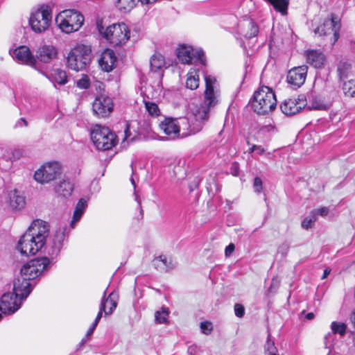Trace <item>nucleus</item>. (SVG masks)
Wrapping results in <instances>:
<instances>
[{
    "label": "nucleus",
    "instance_id": "29",
    "mask_svg": "<svg viewBox=\"0 0 355 355\" xmlns=\"http://www.w3.org/2000/svg\"><path fill=\"white\" fill-rule=\"evenodd\" d=\"M108 300H107V299H105V297H102V300H101V302L100 304L99 311L93 322V323H94V325L98 324V323L99 322V321L102 317V314L103 312L105 313V315H109V314H111L113 312V311L116 309V307L117 306L116 301L110 299V302H112V306L110 307L109 311L106 310V302H107Z\"/></svg>",
    "mask_w": 355,
    "mask_h": 355
},
{
    "label": "nucleus",
    "instance_id": "43",
    "mask_svg": "<svg viewBox=\"0 0 355 355\" xmlns=\"http://www.w3.org/2000/svg\"><path fill=\"white\" fill-rule=\"evenodd\" d=\"M315 214H311V216L305 218L302 222V227L305 230L311 228L316 221Z\"/></svg>",
    "mask_w": 355,
    "mask_h": 355
},
{
    "label": "nucleus",
    "instance_id": "24",
    "mask_svg": "<svg viewBox=\"0 0 355 355\" xmlns=\"http://www.w3.org/2000/svg\"><path fill=\"white\" fill-rule=\"evenodd\" d=\"M58 50L52 45H44L37 51V59L44 63H49L57 58Z\"/></svg>",
    "mask_w": 355,
    "mask_h": 355
},
{
    "label": "nucleus",
    "instance_id": "10",
    "mask_svg": "<svg viewBox=\"0 0 355 355\" xmlns=\"http://www.w3.org/2000/svg\"><path fill=\"white\" fill-rule=\"evenodd\" d=\"M66 231V227H59L48 240L45 239L46 251L51 259L59 255L67 236Z\"/></svg>",
    "mask_w": 355,
    "mask_h": 355
},
{
    "label": "nucleus",
    "instance_id": "64",
    "mask_svg": "<svg viewBox=\"0 0 355 355\" xmlns=\"http://www.w3.org/2000/svg\"><path fill=\"white\" fill-rule=\"evenodd\" d=\"M256 146L257 145H252L250 148H249V153H254L255 152V150H256Z\"/></svg>",
    "mask_w": 355,
    "mask_h": 355
},
{
    "label": "nucleus",
    "instance_id": "13",
    "mask_svg": "<svg viewBox=\"0 0 355 355\" xmlns=\"http://www.w3.org/2000/svg\"><path fill=\"white\" fill-rule=\"evenodd\" d=\"M114 110L112 99L106 95L97 96L92 103L94 115L98 118H106L110 115Z\"/></svg>",
    "mask_w": 355,
    "mask_h": 355
},
{
    "label": "nucleus",
    "instance_id": "25",
    "mask_svg": "<svg viewBox=\"0 0 355 355\" xmlns=\"http://www.w3.org/2000/svg\"><path fill=\"white\" fill-rule=\"evenodd\" d=\"M306 61L315 68H320L324 62V55L316 50H309L305 52Z\"/></svg>",
    "mask_w": 355,
    "mask_h": 355
},
{
    "label": "nucleus",
    "instance_id": "37",
    "mask_svg": "<svg viewBox=\"0 0 355 355\" xmlns=\"http://www.w3.org/2000/svg\"><path fill=\"white\" fill-rule=\"evenodd\" d=\"M351 71V64L347 61H340L337 67V72L340 80L348 76Z\"/></svg>",
    "mask_w": 355,
    "mask_h": 355
},
{
    "label": "nucleus",
    "instance_id": "19",
    "mask_svg": "<svg viewBox=\"0 0 355 355\" xmlns=\"http://www.w3.org/2000/svg\"><path fill=\"white\" fill-rule=\"evenodd\" d=\"M12 56L19 62L37 69V62L27 46H20L17 47L12 51Z\"/></svg>",
    "mask_w": 355,
    "mask_h": 355
},
{
    "label": "nucleus",
    "instance_id": "20",
    "mask_svg": "<svg viewBox=\"0 0 355 355\" xmlns=\"http://www.w3.org/2000/svg\"><path fill=\"white\" fill-rule=\"evenodd\" d=\"M209 118V115L206 114V111L196 108L193 115L189 118L191 135H195L201 131Z\"/></svg>",
    "mask_w": 355,
    "mask_h": 355
},
{
    "label": "nucleus",
    "instance_id": "56",
    "mask_svg": "<svg viewBox=\"0 0 355 355\" xmlns=\"http://www.w3.org/2000/svg\"><path fill=\"white\" fill-rule=\"evenodd\" d=\"M349 320L351 323L353 324L354 327L355 328V309L353 310L349 316Z\"/></svg>",
    "mask_w": 355,
    "mask_h": 355
},
{
    "label": "nucleus",
    "instance_id": "38",
    "mask_svg": "<svg viewBox=\"0 0 355 355\" xmlns=\"http://www.w3.org/2000/svg\"><path fill=\"white\" fill-rule=\"evenodd\" d=\"M343 91L345 96L355 98V79L344 82Z\"/></svg>",
    "mask_w": 355,
    "mask_h": 355
},
{
    "label": "nucleus",
    "instance_id": "47",
    "mask_svg": "<svg viewBox=\"0 0 355 355\" xmlns=\"http://www.w3.org/2000/svg\"><path fill=\"white\" fill-rule=\"evenodd\" d=\"M254 192L260 193L263 189V182L259 177H255L253 182Z\"/></svg>",
    "mask_w": 355,
    "mask_h": 355
},
{
    "label": "nucleus",
    "instance_id": "44",
    "mask_svg": "<svg viewBox=\"0 0 355 355\" xmlns=\"http://www.w3.org/2000/svg\"><path fill=\"white\" fill-rule=\"evenodd\" d=\"M248 26L250 28V32H247L245 36L248 38H251L256 36L259 32L257 26L252 21H248Z\"/></svg>",
    "mask_w": 355,
    "mask_h": 355
},
{
    "label": "nucleus",
    "instance_id": "46",
    "mask_svg": "<svg viewBox=\"0 0 355 355\" xmlns=\"http://www.w3.org/2000/svg\"><path fill=\"white\" fill-rule=\"evenodd\" d=\"M200 327L201 331L206 335L209 334L213 329L211 323L207 321L202 322Z\"/></svg>",
    "mask_w": 355,
    "mask_h": 355
},
{
    "label": "nucleus",
    "instance_id": "26",
    "mask_svg": "<svg viewBox=\"0 0 355 355\" xmlns=\"http://www.w3.org/2000/svg\"><path fill=\"white\" fill-rule=\"evenodd\" d=\"M153 264L157 270L161 272H166L175 267L171 259H168L165 255H160L155 258Z\"/></svg>",
    "mask_w": 355,
    "mask_h": 355
},
{
    "label": "nucleus",
    "instance_id": "23",
    "mask_svg": "<svg viewBox=\"0 0 355 355\" xmlns=\"http://www.w3.org/2000/svg\"><path fill=\"white\" fill-rule=\"evenodd\" d=\"M73 191V184L68 178H62L54 186V191L58 197L67 198L71 196Z\"/></svg>",
    "mask_w": 355,
    "mask_h": 355
},
{
    "label": "nucleus",
    "instance_id": "58",
    "mask_svg": "<svg viewBox=\"0 0 355 355\" xmlns=\"http://www.w3.org/2000/svg\"><path fill=\"white\" fill-rule=\"evenodd\" d=\"M21 154H22V152L19 149H15V150H14V151L12 153L13 156L16 158H19L20 156L21 155Z\"/></svg>",
    "mask_w": 355,
    "mask_h": 355
},
{
    "label": "nucleus",
    "instance_id": "63",
    "mask_svg": "<svg viewBox=\"0 0 355 355\" xmlns=\"http://www.w3.org/2000/svg\"><path fill=\"white\" fill-rule=\"evenodd\" d=\"M314 317L315 315L313 313H309L306 315V318H307L308 320H312L314 318Z\"/></svg>",
    "mask_w": 355,
    "mask_h": 355
},
{
    "label": "nucleus",
    "instance_id": "60",
    "mask_svg": "<svg viewBox=\"0 0 355 355\" xmlns=\"http://www.w3.org/2000/svg\"><path fill=\"white\" fill-rule=\"evenodd\" d=\"M158 0H140V2L141 4H151L155 3Z\"/></svg>",
    "mask_w": 355,
    "mask_h": 355
},
{
    "label": "nucleus",
    "instance_id": "48",
    "mask_svg": "<svg viewBox=\"0 0 355 355\" xmlns=\"http://www.w3.org/2000/svg\"><path fill=\"white\" fill-rule=\"evenodd\" d=\"M280 285V280L278 277H273L271 281L270 287L268 288V292L275 293L277 290Z\"/></svg>",
    "mask_w": 355,
    "mask_h": 355
},
{
    "label": "nucleus",
    "instance_id": "62",
    "mask_svg": "<svg viewBox=\"0 0 355 355\" xmlns=\"http://www.w3.org/2000/svg\"><path fill=\"white\" fill-rule=\"evenodd\" d=\"M89 337H86V336L81 340L79 344V349L83 346L87 341Z\"/></svg>",
    "mask_w": 355,
    "mask_h": 355
},
{
    "label": "nucleus",
    "instance_id": "59",
    "mask_svg": "<svg viewBox=\"0 0 355 355\" xmlns=\"http://www.w3.org/2000/svg\"><path fill=\"white\" fill-rule=\"evenodd\" d=\"M124 133H125V139H128V137H130L131 135L130 129H129V126L128 125L125 127Z\"/></svg>",
    "mask_w": 355,
    "mask_h": 355
},
{
    "label": "nucleus",
    "instance_id": "51",
    "mask_svg": "<svg viewBox=\"0 0 355 355\" xmlns=\"http://www.w3.org/2000/svg\"><path fill=\"white\" fill-rule=\"evenodd\" d=\"M230 173L234 176H238L239 174V165L237 162L232 163L230 166Z\"/></svg>",
    "mask_w": 355,
    "mask_h": 355
},
{
    "label": "nucleus",
    "instance_id": "15",
    "mask_svg": "<svg viewBox=\"0 0 355 355\" xmlns=\"http://www.w3.org/2000/svg\"><path fill=\"white\" fill-rule=\"evenodd\" d=\"M306 105V96L301 94L297 98L286 99L281 103L280 109L284 114L291 116L298 113Z\"/></svg>",
    "mask_w": 355,
    "mask_h": 355
},
{
    "label": "nucleus",
    "instance_id": "17",
    "mask_svg": "<svg viewBox=\"0 0 355 355\" xmlns=\"http://www.w3.org/2000/svg\"><path fill=\"white\" fill-rule=\"evenodd\" d=\"M35 282L33 284L31 282L26 279L19 274L13 282V293L15 296L19 297V300H25L30 295Z\"/></svg>",
    "mask_w": 355,
    "mask_h": 355
},
{
    "label": "nucleus",
    "instance_id": "40",
    "mask_svg": "<svg viewBox=\"0 0 355 355\" xmlns=\"http://www.w3.org/2000/svg\"><path fill=\"white\" fill-rule=\"evenodd\" d=\"M331 329L333 334H338L341 336H343L346 333L347 325L343 322H332Z\"/></svg>",
    "mask_w": 355,
    "mask_h": 355
},
{
    "label": "nucleus",
    "instance_id": "49",
    "mask_svg": "<svg viewBox=\"0 0 355 355\" xmlns=\"http://www.w3.org/2000/svg\"><path fill=\"white\" fill-rule=\"evenodd\" d=\"M235 315L239 318H242L245 314V309L241 304H236L234 305Z\"/></svg>",
    "mask_w": 355,
    "mask_h": 355
},
{
    "label": "nucleus",
    "instance_id": "35",
    "mask_svg": "<svg viewBox=\"0 0 355 355\" xmlns=\"http://www.w3.org/2000/svg\"><path fill=\"white\" fill-rule=\"evenodd\" d=\"M164 57L161 54H154L150 61V69L152 71L157 72L164 67Z\"/></svg>",
    "mask_w": 355,
    "mask_h": 355
},
{
    "label": "nucleus",
    "instance_id": "61",
    "mask_svg": "<svg viewBox=\"0 0 355 355\" xmlns=\"http://www.w3.org/2000/svg\"><path fill=\"white\" fill-rule=\"evenodd\" d=\"M330 272H331V270L329 268H326L324 270L322 279H325L329 275Z\"/></svg>",
    "mask_w": 355,
    "mask_h": 355
},
{
    "label": "nucleus",
    "instance_id": "22",
    "mask_svg": "<svg viewBox=\"0 0 355 355\" xmlns=\"http://www.w3.org/2000/svg\"><path fill=\"white\" fill-rule=\"evenodd\" d=\"M116 57L114 52L109 49H105L101 54L98 60L99 65L102 70L110 72L116 66Z\"/></svg>",
    "mask_w": 355,
    "mask_h": 355
},
{
    "label": "nucleus",
    "instance_id": "1",
    "mask_svg": "<svg viewBox=\"0 0 355 355\" xmlns=\"http://www.w3.org/2000/svg\"><path fill=\"white\" fill-rule=\"evenodd\" d=\"M49 235L47 223L35 220L18 241L17 250L21 254L34 255L45 245V238Z\"/></svg>",
    "mask_w": 355,
    "mask_h": 355
},
{
    "label": "nucleus",
    "instance_id": "5",
    "mask_svg": "<svg viewBox=\"0 0 355 355\" xmlns=\"http://www.w3.org/2000/svg\"><path fill=\"white\" fill-rule=\"evenodd\" d=\"M91 139L98 150H107L116 144V135L107 127L96 124L91 128Z\"/></svg>",
    "mask_w": 355,
    "mask_h": 355
},
{
    "label": "nucleus",
    "instance_id": "53",
    "mask_svg": "<svg viewBox=\"0 0 355 355\" xmlns=\"http://www.w3.org/2000/svg\"><path fill=\"white\" fill-rule=\"evenodd\" d=\"M28 125V121L24 119V118H20L15 123V128H19V127H22V126H27Z\"/></svg>",
    "mask_w": 355,
    "mask_h": 355
},
{
    "label": "nucleus",
    "instance_id": "33",
    "mask_svg": "<svg viewBox=\"0 0 355 355\" xmlns=\"http://www.w3.org/2000/svg\"><path fill=\"white\" fill-rule=\"evenodd\" d=\"M306 107L309 110H323L327 109V105L319 98L313 96L312 94L309 96V101H306Z\"/></svg>",
    "mask_w": 355,
    "mask_h": 355
},
{
    "label": "nucleus",
    "instance_id": "54",
    "mask_svg": "<svg viewBox=\"0 0 355 355\" xmlns=\"http://www.w3.org/2000/svg\"><path fill=\"white\" fill-rule=\"evenodd\" d=\"M266 150L262 146H256L255 154L257 155H263L265 153Z\"/></svg>",
    "mask_w": 355,
    "mask_h": 355
},
{
    "label": "nucleus",
    "instance_id": "30",
    "mask_svg": "<svg viewBox=\"0 0 355 355\" xmlns=\"http://www.w3.org/2000/svg\"><path fill=\"white\" fill-rule=\"evenodd\" d=\"M48 78L53 83H58L60 85H64L68 82L66 71L60 69H54Z\"/></svg>",
    "mask_w": 355,
    "mask_h": 355
},
{
    "label": "nucleus",
    "instance_id": "18",
    "mask_svg": "<svg viewBox=\"0 0 355 355\" xmlns=\"http://www.w3.org/2000/svg\"><path fill=\"white\" fill-rule=\"evenodd\" d=\"M307 71L308 67L306 65L292 68L288 71L287 82L295 89L300 87L306 80Z\"/></svg>",
    "mask_w": 355,
    "mask_h": 355
},
{
    "label": "nucleus",
    "instance_id": "27",
    "mask_svg": "<svg viewBox=\"0 0 355 355\" xmlns=\"http://www.w3.org/2000/svg\"><path fill=\"white\" fill-rule=\"evenodd\" d=\"M9 198L10 206L13 209L20 210L25 206V198L21 196L17 190H14L10 193Z\"/></svg>",
    "mask_w": 355,
    "mask_h": 355
},
{
    "label": "nucleus",
    "instance_id": "42",
    "mask_svg": "<svg viewBox=\"0 0 355 355\" xmlns=\"http://www.w3.org/2000/svg\"><path fill=\"white\" fill-rule=\"evenodd\" d=\"M168 312L166 308H162V311H157L155 313V322L158 324H164L167 321Z\"/></svg>",
    "mask_w": 355,
    "mask_h": 355
},
{
    "label": "nucleus",
    "instance_id": "52",
    "mask_svg": "<svg viewBox=\"0 0 355 355\" xmlns=\"http://www.w3.org/2000/svg\"><path fill=\"white\" fill-rule=\"evenodd\" d=\"M235 246L233 243L229 244L225 250V254L226 257H229L234 250Z\"/></svg>",
    "mask_w": 355,
    "mask_h": 355
},
{
    "label": "nucleus",
    "instance_id": "31",
    "mask_svg": "<svg viewBox=\"0 0 355 355\" xmlns=\"http://www.w3.org/2000/svg\"><path fill=\"white\" fill-rule=\"evenodd\" d=\"M140 0H115L114 6L121 12L127 13L131 11Z\"/></svg>",
    "mask_w": 355,
    "mask_h": 355
},
{
    "label": "nucleus",
    "instance_id": "14",
    "mask_svg": "<svg viewBox=\"0 0 355 355\" xmlns=\"http://www.w3.org/2000/svg\"><path fill=\"white\" fill-rule=\"evenodd\" d=\"M340 28V20L337 17L331 15L330 18H327L324 20L322 24L319 26L314 31L315 34L319 36H325L333 35L334 41L338 38V31Z\"/></svg>",
    "mask_w": 355,
    "mask_h": 355
},
{
    "label": "nucleus",
    "instance_id": "4",
    "mask_svg": "<svg viewBox=\"0 0 355 355\" xmlns=\"http://www.w3.org/2000/svg\"><path fill=\"white\" fill-rule=\"evenodd\" d=\"M92 50L89 46L78 44L73 48L67 57L69 69L78 71L85 69L91 61Z\"/></svg>",
    "mask_w": 355,
    "mask_h": 355
},
{
    "label": "nucleus",
    "instance_id": "6",
    "mask_svg": "<svg viewBox=\"0 0 355 355\" xmlns=\"http://www.w3.org/2000/svg\"><path fill=\"white\" fill-rule=\"evenodd\" d=\"M55 21L63 32L70 33L80 28L84 22V17L75 10H64L57 16Z\"/></svg>",
    "mask_w": 355,
    "mask_h": 355
},
{
    "label": "nucleus",
    "instance_id": "45",
    "mask_svg": "<svg viewBox=\"0 0 355 355\" xmlns=\"http://www.w3.org/2000/svg\"><path fill=\"white\" fill-rule=\"evenodd\" d=\"M76 85L80 89H88L90 86L89 79L87 76L84 75L76 82Z\"/></svg>",
    "mask_w": 355,
    "mask_h": 355
},
{
    "label": "nucleus",
    "instance_id": "50",
    "mask_svg": "<svg viewBox=\"0 0 355 355\" xmlns=\"http://www.w3.org/2000/svg\"><path fill=\"white\" fill-rule=\"evenodd\" d=\"M329 213V209L326 207H323L321 208H319L318 209L313 210L311 214H315V216L317 217L318 215H320L322 216H325Z\"/></svg>",
    "mask_w": 355,
    "mask_h": 355
},
{
    "label": "nucleus",
    "instance_id": "32",
    "mask_svg": "<svg viewBox=\"0 0 355 355\" xmlns=\"http://www.w3.org/2000/svg\"><path fill=\"white\" fill-rule=\"evenodd\" d=\"M177 125L178 128L180 130V138L191 135L189 118L180 117L177 119Z\"/></svg>",
    "mask_w": 355,
    "mask_h": 355
},
{
    "label": "nucleus",
    "instance_id": "7",
    "mask_svg": "<svg viewBox=\"0 0 355 355\" xmlns=\"http://www.w3.org/2000/svg\"><path fill=\"white\" fill-rule=\"evenodd\" d=\"M205 90L204 92L203 102L196 108L206 111V114L209 115V112L219 103L220 92L215 89L214 85L216 79L212 76H205Z\"/></svg>",
    "mask_w": 355,
    "mask_h": 355
},
{
    "label": "nucleus",
    "instance_id": "57",
    "mask_svg": "<svg viewBox=\"0 0 355 355\" xmlns=\"http://www.w3.org/2000/svg\"><path fill=\"white\" fill-rule=\"evenodd\" d=\"M135 200L138 202V206L140 209V213L142 214L143 213V210L141 209V200L139 199V196H137V194L136 193V191H135Z\"/></svg>",
    "mask_w": 355,
    "mask_h": 355
},
{
    "label": "nucleus",
    "instance_id": "34",
    "mask_svg": "<svg viewBox=\"0 0 355 355\" xmlns=\"http://www.w3.org/2000/svg\"><path fill=\"white\" fill-rule=\"evenodd\" d=\"M199 86V76L197 71H191L187 74L186 87L191 90L196 89Z\"/></svg>",
    "mask_w": 355,
    "mask_h": 355
},
{
    "label": "nucleus",
    "instance_id": "3",
    "mask_svg": "<svg viewBox=\"0 0 355 355\" xmlns=\"http://www.w3.org/2000/svg\"><path fill=\"white\" fill-rule=\"evenodd\" d=\"M101 21H97L98 30L113 46H121L130 38V31L124 23L114 24L104 30Z\"/></svg>",
    "mask_w": 355,
    "mask_h": 355
},
{
    "label": "nucleus",
    "instance_id": "36",
    "mask_svg": "<svg viewBox=\"0 0 355 355\" xmlns=\"http://www.w3.org/2000/svg\"><path fill=\"white\" fill-rule=\"evenodd\" d=\"M264 355H279V352L275 346V341L271 338L270 334H268L264 345Z\"/></svg>",
    "mask_w": 355,
    "mask_h": 355
},
{
    "label": "nucleus",
    "instance_id": "21",
    "mask_svg": "<svg viewBox=\"0 0 355 355\" xmlns=\"http://www.w3.org/2000/svg\"><path fill=\"white\" fill-rule=\"evenodd\" d=\"M159 127L169 139H175L180 138V130L177 125V119L165 118L159 123Z\"/></svg>",
    "mask_w": 355,
    "mask_h": 355
},
{
    "label": "nucleus",
    "instance_id": "55",
    "mask_svg": "<svg viewBox=\"0 0 355 355\" xmlns=\"http://www.w3.org/2000/svg\"><path fill=\"white\" fill-rule=\"evenodd\" d=\"M97 325H94V323H92V326L90 327V328L88 329L87 334H86V337H89L94 332V329H96Z\"/></svg>",
    "mask_w": 355,
    "mask_h": 355
},
{
    "label": "nucleus",
    "instance_id": "41",
    "mask_svg": "<svg viewBox=\"0 0 355 355\" xmlns=\"http://www.w3.org/2000/svg\"><path fill=\"white\" fill-rule=\"evenodd\" d=\"M145 107L148 114L152 116H157L160 114L158 105L153 102L146 101Z\"/></svg>",
    "mask_w": 355,
    "mask_h": 355
},
{
    "label": "nucleus",
    "instance_id": "8",
    "mask_svg": "<svg viewBox=\"0 0 355 355\" xmlns=\"http://www.w3.org/2000/svg\"><path fill=\"white\" fill-rule=\"evenodd\" d=\"M49 263V259L46 257L32 259L23 266L20 274L34 284L35 279L48 270Z\"/></svg>",
    "mask_w": 355,
    "mask_h": 355
},
{
    "label": "nucleus",
    "instance_id": "12",
    "mask_svg": "<svg viewBox=\"0 0 355 355\" xmlns=\"http://www.w3.org/2000/svg\"><path fill=\"white\" fill-rule=\"evenodd\" d=\"M177 56L179 60L184 64H191L193 62H199L205 64V56L202 49H194L191 46L181 45L177 49Z\"/></svg>",
    "mask_w": 355,
    "mask_h": 355
},
{
    "label": "nucleus",
    "instance_id": "28",
    "mask_svg": "<svg viewBox=\"0 0 355 355\" xmlns=\"http://www.w3.org/2000/svg\"><path fill=\"white\" fill-rule=\"evenodd\" d=\"M87 207V202L84 198H80L77 202L73 215L72 220L70 223V226L73 229L74 228L75 224L79 221L82 217L84 211Z\"/></svg>",
    "mask_w": 355,
    "mask_h": 355
},
{
    "label": "nucleus",
    "instance_id": "39",
    "mask_svg": "<svg viewBox=\"0 0 355 355\" xmlns=\"http://www.w3.org/2000/svg\"><path fill=\"white\" fill-rule=\"evenodd\" d=\"M265 1L271 4L275 10L284 13L286 12L288 0H264Z\"/></svg>",
    "mask_w": 355,
    "mask_h": 355
},
{
    "label": "nucleus",
    "instance_id": "11",
    "mask_svg": "<svg viewBox=\"0 0 355 355\" xmlns=\"http://www.w3.org/2000/svg\"><path fill=\"white\" fill-rule=\"evenodd\" d=\"M61 173L62 168L58 162H49L35 172L34 178L37 182L45 184L56 179Z\"/></svg>",
    "mask_w": 355,
    "mask_h": 355
},
{
    "label": "nucleus",
    "instance_id": "9",
    "mask_svg": "<svg viewBox=\"0 0 355 355\" xmlns=\"http://www.w3.org/2000/svg\"><path fill=\"white\" fill-rule=\"evenodd\" d=\"M51 18V12L48 6H42L31 14L29 24L34 32L40 33L48 28Z\"/></svg>",
    "mask_w": 355,
    "mask_h": 355
},
{
    "label": "nucleus",
    "instance_id": "2",
    "mask_svg": "<svg viewBox=\"0 0 355 355\" xmlns=\"http://www.w3.org/2000/svg\"><path fill=\"white\" fill-rule=\"evenodd\" d=\"M277 107V99L274 91L268 86H261L253 95L252 108L260 115L272 112Z\"/></svg>",
    "mask_w": 355,
    "mask_h": 355
},
{
    "label": "nucleus",
    "instance_id": "16",
    "mask_svg": "<svg viewBox=\"0 0 355 355\" xmlns=\"http://www.w3.org/2000/svg\"><path fill=\"white\" fill-rule=\"evenodd\" d=\"M22 300L14 293H4L0 298V311L4 314H13L21 307Z\"/></svg>",
    "mask_w": 355,
    "mask_h": 355
}]
</instances>
